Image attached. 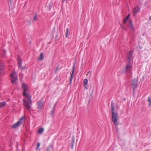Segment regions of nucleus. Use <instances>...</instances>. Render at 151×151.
<instances>
[{
	"instance_id": "1",
	"label": "nucleus",
	"mask_w": 151,
	"mask_h": 151,
	"mask_svg": "<svg viewBox=\"0 0 151 151\" xmlns=\"http://www.w3.org/2000/svg\"><path fill=\"white\" fill-rule=\"evenodd\" d=\"M22 86L24 89L23 93V95L27 99V100L25 99H23V103L24 106L27 110L30 111L31 109V106L32 105L31 96L29 93H28L29 88L24 83H22Z\"/></svg>"
},
{
	"instance_id": "2",
	"label": "nucleus",
	"mask_w": 151,
	"mask_h": 151,
	"mask_svg": "<svg viewBox=\"0 0 151 151\" xmlns=\"http://www.w3.org/2000/svg\"><path fill=\"white\" fill-rule=\"evenodd\" d=\"M115 104L113 101L111 103V111L112 113V121L114 123L115 126L117 127V124L116 122L118 120V116L116 113H115Z\"/></svg>"
},
{
	"instance_id": "3",
	"label": "nucleus",
	"mask_w": 151,
	"mask_h": 151,
	"mask_svg": "<svg viewBox=\"0 0 151 151\" xmlns=\"http://www.w3.org/2000/svg\"><path fill=\"white\" fill-rule=\"evenodd\" d=\"M132 53L131 51L129 52L127 54V59L128 61H127V65L126 66L124 69V72L129 73H131V68L132 66L131 65L130 61L131 58L132 57Z\"/></svg>"
},
{
	"instance_id": "4",
	"label": "nucleus",
	"mask_w": 151,
	"mask_h": 151,
	"mask_svg": "<svg viewBox=\"0 0 151 151\" xmlns=\"http://www.w3.org/2000/svg\"><path fill=\"white\" fill-rule=\"evenodd\" d=\"M37 108L39 110V111L41 110L43 107L44 105V104L42 99H41L37 102Z\"/></svg>"
},
{
	"instance_id": "5",
	"label": "nucleus",
	"mask_w": 151,
	"mask_h": 151,
	"mask_svg": "<svg viewBox=\"0 0 151 151\" xmlns=\"http://www.w3.org/2000/svg\"><path fill=\"white\" fill-rule=\"evenodd\" d=\"M132 88H133V91L134 89L137 86V81L136 78H134L132 80V83L131 84Z\"/></svg>"
},
{
	"instance_id": "6",
	"label": "nucleus",
	"mask_w": 151,
	"mask_h": 151,
	"mask_svg": "<svg viewBox=\"0 0 151 151\" xmlns=\"http://www.w3.org/2000/svg\"><path fill=\"white\" fill-rule=\"evenodd\" d=\"M23 119V117H21L17 123L15 124L12 126V128H16L19 126L22 123Z\"/></svg>"
},
{
	"instance_id": "7",
	"label": "nucleus",
	"mask_w": 151,
	"mask_h": 151,
	"mask_svg": "<svg viewBox=\"0 0 151 151\" xmlns=\"http://www.w3.org/2000/svg\"><path fill=\"white\" fill-rule=\"evenodd\" d=\"M140 10V8L138 6H136L133 8L132 10V12L134 16H135L137 15V13L139 12Z\"/></svg>"
},
{
	"instance_id": "8",
	"label": "nucleus",
	"mask_w": 151,
	"mask_h": 151,
	"mask_svg": "<svg viewBox=\"0 0 151 151\" xmlns=\"http://www.w3.org/2000/svg\"><path fill=\"white\" fill-rule=\"evenodd\" d=\"M17 61L18 62V64L19 68L21 69V70H22L23 67H22V60L20 58L18 57L17 58Z\"/></svg>"
},
{
	"instance_id": "9",
	"label": "nucleus",
	"mask_w": 151,
	"mask_h": 151,
	"mask_svg": "<svg viewBox=\"0 0 151 151\" xmlns=\"http://www.w3.org/2000/svg\"><path fill=\"white\" fill-rule=\"evenodd\" d=\"M75 65H74L73 67L72 68V71L71 72L70 74V80L69 84L71 85L72 83V82L73 79V74L74 72V69H75Z\"/></svg>"
},
{
	"instance_id": "10",
	"label": "nucleus",
	"mask_w": 151,
	"mask_h": 151,
	"mask_svg": "<svg viewBox=\"0 0 151 151\" xmlns=\"http://www.w3.org/2000/svg\"><path fill=\"white\" fill-rule=\"evenodd\" d=\"M129 23L131 30L132 31H134V27L133 26V23L131 19L129 20Z\"/></svg>"
},
{
	"instance_id": "11",
	"label": "nucleus",
	"mask_w": 151,
	"mask_h": 151,
	"mask_svg": "<svg viewBox=\"0 0 151 151\" xmlns=\"http://www.w3.org/2000/svg\"><path fill=\"white\" fill-rule=\"evenodd\" d=\"M46 151H54L53 146L52 145H50L46 149Z\"/></svg>"
},
{
	"instance_id": "12",
	"label": "nucleus",
	"mask_w": 151,
	"mask_h": 151,
	"mask_svg": "<svg viewBox=\"0 0 151 151\" xmlns=\"http://www.w3.org/2000/svg\"><path fill=\"white\" fill-rule=\"evenodd\" d=\"M11 82L12 84L15 83L16 81L17 80V76H15L14 77H11Z\"/></svg>"
},
{
	"instance_id": "13",
	"label": "nucleus",
	"mask_w": 151,
	"mask_h": 151,
	"mask_svg": "<svg viewBox=\"0 0 151 151\" xmlns=\"http://www.w3.org/2000/svg\"><path fill=\"white\" fill-rule=\"evenodd\" d=\"M4 68L3 65L0 66V75H2L4 74Z\"/></svg>"
},
{
	"instance_id": "14",
	"label": "nucleus",
	"mask_w": 151,
	"mask_h": 151,
	"mask_svg": "<svg viewBox=\"0 0 151 151\" xmlns=\"http://www.w3.org/2000/svg\"><path fill=\"white\" fill-rule=\"evenodd\" d=\"M6 103L5 101H3L0 103V108L4 107L6 105Z\"/></svg>"
},
{
	"instance_id": "15",
	"label": "nucleus",
	"mask_w": 151,
	"mask_h": 151,
	"mask_svg": "<svg viewBox=\"0 0 151 151\" xmlns=\"http://www.w3.org/2000/svg\"><path fill=\"white\" fill-rule=\"evenodd\" d=\"M44 129L43 128H40L38 131V133L39 134H42L44 132Z\"/></svg>"
},
{
	"instance_id": "16",
	"label": "nucleus",
	"mask_w": 151,
	"mask_h": 151,
	"mask_svg": "<svg viewBox=\"0 0 151 151\" xmlns=\"http://www.w3.org/2000/svg\"><path fill=\"white\" fill-rule=\"evenodd\" d=\"M43 54L42 52H41L40 53V57L39 58V60H42L43 59Z\"/></svg>"
},
{
	"instance_id": "17",
	"label": "nucleus",
	"mask_w": 151,
	"mask_h": 151,
	"mask_svg": "<svg viewBox=\"0 0 151 151\" xmlns=\"http://www.w3.org/2000/svg\"><path fill=\"white\" fill-rule=\"evenodd\" d=\"M74 141H75L74 139V138H73L71 141V147L72 148H73V146H74Z\"/></svg>"
},
{
	"instance_id": "18",
	"label": "nucleus",
	"mask_w": 151,
	"mask_h": 151,
	"mask_svg": "<svg viewBox=\"0 0 151 151\" xmlns=\"http://www.w3.org/2000/svg\"><path fill=\"white\" fill-rule=\"evenodd\" d=\"M88 83V80L87 79H85L83 81V83L85 85H87Z\"/></svg>"
},
{
	"instance_id": "19",
	"label": "nucleus",
	"mask_w": 151,
	"mask_h": 151,
	"mask_svg": "<svg viewBox=\"0 0 151 151\" xmlns=\"http://www.w3.org/2000/svg\"><path fill=\"white\" fill-rule=\"evenodd\" d=\"M148 101L149 102V106H150L151 105V98L150 97H149L148 98Z\"/></svg>"
},
{
	"instance_id": "20",
	"label": "nucleus",
	"mask_w": 151,
	"mask_h": 151,
	"mask_svg": "<svg viewBox=\"0 0 151 151\" xmlns=\"http://www.w3.org/2000/svg\"><path fill=\"white\" fill-rule=\"evenodd\" d=\"M68 29L67 28L66 29V31L65 33V37H68Z\"/></svg>"
},
{
	"instance_id": "21",
	"label": "nucleus",
	"mask_w": 151,
	"mask_h": 151,
	"mask_svg": "<svg viewBox=\"0 0 151 151\" xmlns=\"http://www.w3.org/2000/svg\"><path fill=\"white\" fill-rule=\"evenodd\" d=\"M128 19V18H127L126 17H125L123 20L124 23H126L127 22Z\"/></svg>"
},
{
	"instance_id": "22",
	"label": "nucleus",
	"mask_w": 151,
	"mask_h": 151,
	"mask_svg": "<svg viewBox=\"0 0 151 151\" xmlns=\"http://www.w3.org/2000/svg\"><path fill=\"white\" fill-rule=\"evenodd\" d=\"M37 14L36 13L35 14V16H34L33 18V21H35L37 19Z\"/></svg>"
},
{
	"instance_id": "23",
	"label": "nucleus",
	"mask_w": 151,
	"mask_h": 151,
	"mask_svg": "<svg viewBox=\"0 0 151 151\" xmlns=\"http://www.w3.org/2000/svg\"><path fill=\"white\" fill-rule=\"evenodd\" d=\"M121 27L122 29H124V30H126V28H125V27H124V26L122 24H121Z\"/></svg>"
},
{
	"instance_id": "24",
	"label": "nucleus",
	"mask_w": 151,
	"mask_h": 151,
	"mask_svg": "<svg viewBox=\"0 0 151 151\" xmlns=\"http://www.w3.org/2000/svg\"><path fill=\"white\" fill-rule=\"evenodd\" d=\"M40 143H37V146L36 148V149L37 150L38 149V148L40 147Z\"/></svg>"
},
{
	"instance_id": "25",
	"label": "nucleus",
	"mask_w": 151,
	"mask_h": 151,
	"mask_svg": "<svg viewBox=\"0 0 151 151\" xmlns=\"http://www.w3.org/2000/svg\"><path fill=\"white\" fill-rule=\"evenodd\" d=\"M15 76V73H12L11 74V77H14Z\"/></svg>"
},
{
	"instance_id": "26",
	"label": "nucleus",
	"mask_w": 151,
	"mask_h": 151,
	"mask_svg": "<svg viewBox=\"0 0 151 151\" xmlns=\"http://www.w3.org/2000/svg\"><path fill=\"white\" fill-rule=\"evenodd\" d=\"M130 15V14H129L126 17L127 18H128V19H129V17Z\"/></svg>"
},
{
	"instance_id": "27",
	"label": "nucleus",
	"mask_w": 151,
	"mask_h": 151,
	"mask_svg": "<svg viewBox=\"0 0 151 151\" xmlns=\"http://www.w3.org/2000/svg\"><path fill=\"white\" fill-rule=\"evenodd\" d=\"M54 109L53 108L52 110V111L51 114H53L54 113Z\"/></svg>"
},
{
	"instance_id": "28",
	"label": "nucleus",
	"mask_w": 151,
	"mask_h": 151,
	"mask_svg": "<svg viewBox=\"0 0 151 151\" xmlns=\"http://www.w3.org/2000/svg\"><path fill=\"white\" fill-rule=\"evenodd\" d=\"M65 0H62V4H63L65 1Z\"/></svg>"
},
{
	"instance_id": "29",
	"label": "nucleus",
	"mask_w": 151,
	"mask_h": 151,
	"mask_svg": "<svg viewBox=\"0 0 151 151\" xmlns=\"http://www.w3.org/2000/svg\"><path fill=\"white\" fill-rule=\"evenodd\" d=\"M9 0L10 1V3L11 4L12 3V2L13 0Z\"/></svg>"
},
{
	"instance_id": "30",
	"label": "nucleus",
	"mask_w": 151,
	"mask_h": 151,
	"mask_svg": "<svg viewBox=\"0 0 151 151\" xmlns=\"http://www.w3.org/2000/svg\"><path fill=\"white\" fill-rule=\"evenodd\" d=\"M149 20L150 21L151 20V16H150V18H149Z\"/></svg>"
},
{
	"instance_id": "31",
	"label": "nucleus",
	"mask_w": 151,
	"mask_h": 151,
	"mask_svg": "<svg viewBox=\"0 0 151 151\" xmlns=\"http://www.w3.org/2000/svg\"><path fill=\"white\" fill-rule=\"evenodd\" d=\"M90 71H89L88 73H87V75H88V74H90Z\"/></svg>"
},
{
	"instance_id": "32",
	"label": "nucleus",
	"mask_w": 151,
	"mask_h": 151,
	"mask_svg": "<svg viewBox=\"0 0 151 151\" xmlns=\"http://www.w3.org/2000/svg\"><path fill=\"white\" fill-rule=\"evenodd\" d=\"M3 54H4H4H5L6 52L5 51H3Z\"/></svg>"
},
{
	"instance_id": "33",
	"label": "nucleus",
	"mask_w": 151,
	"mask_h": 151,
	"mask_svg": "<svg viewBox=\"0 0 151 151\" xmlns=\"http://www.w3.org/2000/svg\"><path fill=\"white\" fill-rule=\"evenodd\" d=\"M84 87L86 88V89H88V88L87 87V86H84Z\"/></svg>"
},
{
	"instance_id": "34",
	"label": "nucleus",
	"mask_w": 151,
	"mask_h": 151,
	"mask_svg": "<svg viewBox=\"0 0 151 151\" xmlns=\"http://www.w3.org/2000/svg\"><path fill=\"white\" fill-rule=\"evenodd\" d=\"M56 104H55V105H54V106L53 108V109H54L55 107V105H56Z\"/></svg>"
},
{
	"instance_id": "35",
	"label": "nucleus",
	"mask_w": 151,
	"mask_h": 151,
	"mask_svg": "<svg viewBox=\"0 0 151 151\" xmlns=\"http://www.w3.org/2000/svg\"><path fill=\"white\" fill-rule=\"evenodd\" d=\"M58 67H57V68H56V70H58Z\"/></svg>"
}]
</instances>
